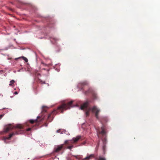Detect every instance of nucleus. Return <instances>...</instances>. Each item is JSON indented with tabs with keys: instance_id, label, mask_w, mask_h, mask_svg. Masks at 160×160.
<instances>
[{
	"instance_id": "1",
	"label": "nucleus",
	"mask_w": 160,
	"mask_h": 160,
	"mask_svg": "<svg viewBox=\"0 0 160 160\" xmlns=\"http://www.w3.org/2000/svg\"><path fill=\"white\" fill-rule=\"evenodd\" d=\"M73 102V101H71L68 103H66L65 102V101H63L62 103L58 107L57 109L54 110L53 112L48 115L47 120V122H51L53 118V115L58 113V111H60L61 113H63L64 110L70 109L71 107H72V104Z\"/></svg>"
},
{
	"instance_id": "2",
	"label": "nucleus",
	"mask_w": 160,
	"mask_h": 160,
	"mask_svg": "<svg viewBox=\"0 0 160 160\" xmlns=\"http://www.w3.org/2000/svg\"><path fill=\"white\" fill-rule=\"evenodd\" d=\"M24 126L22 124H17L15 127V132H12L10 133L8 137H6L5 138V139H10V138L15 134H19L22 133L24 131L23 129Z\"/></svg>"
},
{
	"instance_id": "3",
	"label": "nucleus",
	"mask_w": 160,
	"mask_h": 160,
	"mask_svg": "<svg viewBox=\"0 0 160 160\" xmlns=\"http://www.w3.org/2000/svg\"><path fill=\"white\" fill-rule=\"evenodd\" d=\"M88 102H87L82 105L80 107V109L85 111V114L87 117L89 116L91 108L88 107Z\"/></svg>"
},
{
	"instance_id": "4",
	"label": "nucleus",
	"mask_w": 160,
	"mask_h": 160,
	"mask_svg": "<svg viewBox=\"0 0 160 160\" xmlns=\"http://www.w3.org/2000/svg\"><path fill=\"white\" fill-rule=\"evenodd\" d=\"M97 135L98 138L99 137L100 134L104 136H106V132L105 131V127L103 125L101 127L100 129H98L97 131Z\"/></svg>"
},
{
	"instance_id": "5",
	"label": "nucleus",
	"mask_w": 160,
	"mask_h": 160,
	"mask_svg": "<svg viewBox=\"0 0 160 160\" xmlns=\"http://www.w3.org/2000/svg\"><path fill=\"white\" fill-rule=\"evenodd\" d=\"M41 117L38 116L36 119L35 120L30 119L29 120V122L31 124H33L34 122L36 123V125L38 126L39 123L42 121L43 119V118H42L41 119Z\"/></svg>"
},
{
	"instance_id": "6",
	"label": "nucleus",
	"mask_w": 160,
	"mask_h": 160,
	"mask_svg": "<svg viewBox=\"0 0 160 160\" xmlns=\"http://www.w3.org/2000/svg\"><path fill=\"white\" fill-rule=\"evenodd\" d=\"M62 149H65L64 144H62L60 145L57 146L54 148V151L55 152H58Z\"/></svg>"
},
{
	"instance_id": "7",
	"label": "nucleus",
	"mask_w": 160,
	"mask_h": 160,
	"mask_svg": "<svg viewBox=\"0 0 160 160\" xmlns=\"http://www.w3.org/2000/svg\"><path fill=\"white\" fill-rule=\"evenodd\" d=\"M92 112H95V116L97 119H98L99 112H100V110L97 108L96 106H94L92 109Z\"/></svg>"
},
{
	"instance_id": "8",
	"label": "nucleus",
	"mask_w": 160,
	"mask_h": 160,
	"mask_svg": "<svg viewBox=\"0 0 160 160\" xmlns=\"http://www.w3.org/2000/svg\"><path fill=\"white\" fill-rule=\"evenodd\" d=\"M85 93L86 94H87L89 93H91L92 94L93 99H96L97 98V95L94 92L93 90L91 88H89L87 91H85Z\"/></svg>"
},
{
	"instance_id": "9",
	"label": "nucleus",
	"mask_w": 160,
	"mask_h": 160,
	"mask_svg": "<svg viewBox=\"0 0 160 160\" xmlns=\"http://www.w3.org/2000/svg\"><path fill=\"white\" fill-rule=\"evenodd\" d=\"M14 128V127L11 124H9L5 126L4 129V132H7L10 131L12 130Z\"/></svg>"
},
{
	"instance_id": "10",
	"label": "nucleus",
	"mask_w": 160,
	"mask_h": 160,
	"mask_svg": "<svg viewBox=\"0 0 160 160\" xmlns=\"http://www.w3.org/2000/svg\"><path fill=\"white\" fill-rule=\"evenodd\" d=\"M88 85V83L87 81H84L80 82L78 85V87L81 88L82 89L83 88V87L84 86H87Z\"/></svg>"
},
{
	"instance_id": "11",
	"label": "nucleus",
	"mask_w": 160,
	"mask_h": 160,
	"mask_svg": "<svg viewBox=\"0 0 160 160\" xmlns=\"http://www.w3.org/2000/svg\"><path fill=\"white\" fill-rule=\"evenodd\" d=\"M102 141L103 143V146H102V149L104 152H105L106 148V144L107 142V140L106 138H104L102 139Z\"/></svg>"
},
{
	"instance_id": "12",
	"label": "nucleus",
	"mask_w": 160,
	"mask_h": 160,
	"mask_svg": "<svg viewBox=\"0 0 160 160\" xmlns=\"http://www.w3.org/2000/svg\"><path fill=\"white\" fill-rule=\"evenodd\" d=\"M108 118L106 117H103L102 118L101 122L103 124L104 122H108Z\"/></svg>"
},
{
	"instance_id": "13",
	"label": "nucleus",
	"mask_w": 160,
	"mask_h": 160,
	"mask_svg": "<svg viewBox=\"0 0 160 160\" xmlns=\"http://www.w3.org/2000/svg\"><path fill=\"white\" fill-rule=\"evenodd\" d=\"M94 154H91L88 156H87L85 158H83V160H89L92 158H94Z\"/></svg>"
},
{
	"instance_id": "14",
	"label": "nucleus",
	"mask_w": 160,
	"mask_h": 160,
	"mask_svg": "<svg viewBox=\"0 0 160 160\" xmlns=\"http://www.w3.org/2000/svg\"><path fill=\"white\" fill-rule=\"evenodd\" d=\"M81 138L80 136H77L76 138H73L72 140H73V143H76Z\"/></svg>"
},
{
	"instance_id": "15",
	"label": "nucleus",
	"mask_w": 160,
	"mask_h": 160,
	"mask_svg": "<svg viewBox=\"0 0 160 160\" xmlns=\"http://www.w3.org/2000/svg\"><path fill=\"white\" fill-rule=\"evenodd\" d=\"M15 82V81L13 80H11L10 81V83L9 84V85L10 86H13V84Z\"/></svg>"
},
{
	"instance_id": "16",
	"label": "nucleus",
	"mask_w": 160,
	"mask_h": 160,
	"mask_svg": "<svg viewBox=\"0 0 160 160\" xmlns=\"http://www.w3.org/2000/svg\"><path fill=\"white\" fill-rule=\"evenodd\" d=\"M73 146L72 145L70 146H69L67 147H64L65 149H69L71 150V149L73 148Z\"/></svg>"
},
{
	"instance_id": "17",
	"label": "nucleus",
	"mask_w": 160,
	"mask_h": 160,
	"mask_svg": "<svg viewBox=\"0 0 160 160\" xmlns=\"http://www.w3.org/2000/svg\"><path fill=\"white\" fill-rule=\"evenodd\" d=\"M22 58L26 62H28V59L24 57H22Z\"/></svg>"
},
{
	"instance_id": "18",
	"label": "nucleus",
	"mask_w": 160,
	"mask_h": 160,
	"mask_svg": "<svg viewBox=\"0 0 160 160\" xmlns=\"http://www.w3.org/2000/svg\"><path fill=\"white\" fill-rule=\"evenodd\" d=\"M69 141H70L69 140H66L64 142V145H65V144H67L69 143H70ZM64 147H65L64 146Z\"/></svg>"
},
{
	"instance_id": "19",
	"label": "nucleus",
	"mask_w": 160,
	"mask_h": 160,
	"mask_svg": "<svg viewBox=\"0 0 160 160\" xmlns=\"http://www.w3.org/2000/svg\"><path fill=\"white\" fill-rule=\"evenodd\" d=\"M98 160H106L105 158H104L100 157L98 159Z\"/></svg>"
},
{
	"instance_id": "20",
	"label": "nucleus",
	"mask_w": 160,
	"mask_h": 160,
	"mask_svg": "<svg viewBox=\"0 0 160 160\" xmlns=\"http://www.w3.org/2000/svg\"><path fill=\"white\" fill-rule=\"evenodd\" d=\"M31 128H29L26 129V131H29L31 130Z\"/></svg>"
},
{
	"instance_id": "21",
	"label": "nucleus",
	"mask_w": 160,
	"mask_h": 160,
	"mask_svg": "<svg viewBox=\"0 0 160 160\" xmlns=\"http://www.w3.org/2000/svg\"><path fill=\"white\" fill-rule=\"evenodd\" d=\"M61 132V129H59L57 131V133H60Z\"/></svg>"
},
{
	"instance_id": "22",
	"label": "nucleus",
	"mask_w": 160,
	"mask_h": 160,
	"mask_svg": "<svg viewBox=\"0 0 160 160\" xmlns=\"http://www.w3.org/2000/svg\"><path fill=\"white\" fill-rule=\"evenodd\" d=\"M18 94V92H15L14 93V94L17 95Z\"/></svg>"
},
{
	"instance_id": "23",
	"label": "nucleus",
	"mask_w": 160,
	"mask_h": 160,
	"mask_svg": "<svg viewBox=\"0 0 160 160\" xmlns=\"http://www.w3.org/2000/svg\"><path fill=\"white\" fill-rule=\"evenodd\" d=\"M44 126H46V127L47 126H48V124H47V123H45L44 124Z\"/></svg>"
},
{
	"instance_id": "24",
	"label": "nucleus",
	"mask_w": 160,
	"mask_h": 160,
	"mask_svg": "<svg viewBox=\"0 0 160 160\" xmlns=\"http://www.w3.org/2000/svg\"><path fill=\"white\" fill-rule=\"evenodd\" d=\"M99 142L98 143V145L97 146V148H98V146H99Z\"/></svg>"
},
{
	"instance_id": "25",
	"label": "nucleus",
	"mask_w": 160,
	"mask_h": 160,
	"mask_svg": "<svg viewBox=\"0 0 160 160\" xmlns=\"http://www.w3.org/2000/svg\"><path fill=\"white\" fill-rule=\"evenodd\" d=\"M42 64L43 65H45V64L43 62H42Z\"/></svg>"
},
{
	"instance_id": "26",
	"label": "nucleus",
	"mask_w": 160,
	"mask_h": 160,
	"mask_svg": "<svg viewBox=\"0 0 160 160\" xmlns=\"http://www.w3.org/2000/svg\"><path fill=\"white\" fill-rule=\"evenodd\" d=\"M2 117V115L0 116V119Z\"/></svg>"
},
{
	"instance_id": "27",
	"label": "nucleus",
	"mask_w": 160,
	"mask_h": 160,
	"mask_svg": "<svg viewBox=\"0 0 160 160\" xmlns=\"http://www.w3.org/2000/svg\"><path fill=\"white\" fill-rule=\"evenodd\" d=\"M43 111L45 112H46V110H45L43 109Z\"/></svg>"
}]
</instances>
